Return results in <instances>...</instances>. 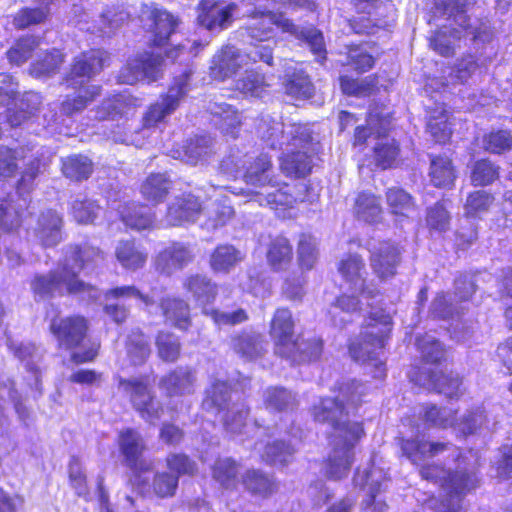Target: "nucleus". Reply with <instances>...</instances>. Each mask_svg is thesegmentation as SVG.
<instances>
[{"mask_svg": "<svg viewBox=\"0 0 512 512\" xmlns=\"http://www.w3.org/2000/svg\"><path fill=\"white\" fill-rule=\"evenodd\" d=\"M364 391L365 387L353 380L342 384L337 396L322 398L312 408L315 421L326 423L334 429L332 450L326 464V475L331 479L338 480L348 475L354 459L353 449L364 434L360 423L348 421L345 406V402L352 405L359 403Z\"/></svg>", "mask_w": 512, "mask_h": 512, "instance_id": "nucleus-1", "label": "nucleus"}, {"mask_svg": "<svg viewBox=\"0 0 512 512\" xmlns=\"http://www.w3.org/2000/svg\"><path fill=\"white\" fill-rule=\"evenodd\" d=\"M104 261V255L96 247L85 245L71 247L66 252L61 267L46 276H36L32 289L40 296H48L64 292L79 295L82 299L96 300L100 293L97 288L79 280L77 274L82 269L93 268Z\"/></svg>", "mask_w": 512, "mask_h": 512, "instance_id": "nucleus-2", "label": "nucleus"}, {"mask_svg": "<svg viewBox=\"0 0 512 512\" xmlns=\"http://www.w3.org/2000/svg\"><path fill=\"white\" fill-rule=\"evenodd\" d=\"M262 138L272 148L286 146L287 152L281 158L282 172L289 177H305L310 173L312 164L310 152L311 136L301 125H290L284 129L281 122L273 124L262 132Z\"/></svg>", "mask_w": 512, "mask_h": 512, "instance_id": "nucleus-3", "label": "nucleus"}, {"mask_svg": "<svg viewBox=\"0 0 512 512\" xmlns=\"http://www.w3.org/2000/svg\"><path fill=\"white\" fill-rule=\"evenodd\" d=\"M274 26H277L283 32L290 33L296 38L304 39L315 55L319 56L322 60L325 59L326 49L322 33L313 28L300 29L282 14L271 11H255L244 30L251 39L266 41L272 37Z\"/></svg>", "mask_w": 512, "mask_h": 512, "instance_id": "nucleus-4", "label": "nucleus"}, {"mask_svg": "<svg viewBox=\"0 0 512 512\" xmlns=\"http://www.w3.org/2000/svg\"><path fill=\"white\" fill-rule=\"evenodd\" d=\"M391 331V318L386 315L380 324L370 323L366 330L361 334V339L353 342L349 347V352L355 361L368 363L374 367L373 375L375 378L385 376L384 363L380 359L383 352L384 342Z\"/></svg>", "mask_w": 512, "mask_h": 512, "instance_id": "nucleus-5", "label": "nucleus"}, {"mask_svg": "<svg viewBox=\"0 0 512 512\" xmlns=\"http://www.w3.org/2000/svg\"><path fill=\"white\" fill-rule=\"evenodd\" d=\"M423 479L440 483L447 499L443 502L444 512H458L460 497L476 487L475 475L462 471L447 473L437 465L423 466L420 470Z\"/></svg>", "mask_w": 512, "mask_h": 512, "instance_id": "nucleus-6", "label": "nucleus"}, {"mask_svg": "<svg viewBox=\"0 0 512 512\" xmlns=\"http://www.w3.org/2000/svg\"><path fill=\"white\" fill-rule=\"evenodd\" d=\"M39 172V163L26 171L14 194L0 191V230L11 232L18 229L22 222V211L27 207V198L23 193L30 189V184Z\"/></svg>", "mask_w": 512, "mask_h": 512, "instance_id": "nucleus-7", "label": "nucleus"}, {"mask_svg": "<svg viewBox=\"0 0 512 512\" xmlns=\"http://www.w3.org/2000/svg\"><path fill=\"white\" fill-rule=\"evenodd\" d=\"M118 387L129 397L133 408L145 421L154 423L161 418L164 408L147 381L140 378H120Z\"/></svg>", "mask_w": 512, "mask_h": 512, "instance_id": "nucleus-8", "label": "nucleus"}, {"mask_svg": "<svg viewBox=\"0 0 512 512\" xmlns=\"http://www.w3.org/2000/svg\"><path fill=\"white\" fill-rule=\"evenodd\" d=\"M189 76L190 72H185L175 79V83L169 88L168 92L148 107L142 120L144 127H155L174 113L187 92Z\"/></svg>", "mask_w": 512, "mask_h": 512, "instance_id": "nucleus-9", "label": "nucleus"}, {"mask_svg": "<svg viewBox=\"0 0 512 512\" xmlns=\"http://www.w3.org/2000/svg\"><path fill=\"white\" fill-rule=\"evenodd\" d=\"M118 444L125 464L131 470L141 473L152 469V462L143 457L147 445L138 431L130 428L121 431Z\"/></svg>", "mask_w": 512, "mask_h": 512, "instance_id": "nucleus-10", "label": "nucleus"}, {"mask_svg": "<svg viewBox=\"0 0 512 512\" xmlns=\"http://www.w3.org/2000/svg\"><path fill=\"white\" fill-rule=\"evenodd\" d=\"M294 326L295 322L290 310L278 308L275 311L270 324V335L274 341L277 355H294L297 345L293 338Z\"/></svg>", "mask_w": 512, "mask_h": 512, "instance_id": "nucleus-11", "label": "nucleus"}, {"mask_svg": "<svg viewBox=\"0 0 512 512\" xmlns=\"http://www.w3.org/2000/svg\"><path fill=\"white\" fill-rule=\"evenodd\" d=\"M108 55L102 50H91L82 53L74 60L72 68L66 77L68 86L77 87L83 86L96 74H98L104 67Z\"/></svg>", "mask_w": 512, "mask_h": 512, "instance_id": "nucleus-12", "label": "nucleus"}, {"mask_svg": "<svg viewBox=\"0 0 512 512\" xmlns=\"http://www.w3.org/2000/svg\"><path fill=\"white\" fill-rule=\"evenodd\" d=\"M162 58L144 53L130 60L118 75L119 82L132 85L140 80L155 81L161 72Z\"/></svg>", "mask_w": 512, "mask_h": 512, "instance_id": "nucleus-13", "label": "nucleus"}, {"mask_svg": "<svg viewBox=\"0 0 512 512\" xmlns=\"http://www.w3.org/2000/svg\"><path fill=\"white\" fill-rule=\"evenodd\" d=\"M249 63L250 54L235 46L226 45L213 56L210 75L216 80L224 81Z\"/></svg>", "mask_w": 512, "mask_h": 512, "instance_id": "nucleus-14", "label": "nucleus"}, {"mask_svg": "<svg viewBox=\"0 0 512 512\" xmlns=\"http://www.w3.org/2000/svg\"><path fill=\"white\" fill-rule=\"evenodd\" d=\"M338 270L349 289L354 293H359L366 298H373L378 293L372 284H366L365 263L358 255H349L339 262Z\"/></svg>", "mask_w": 512, "mask_h": 512, "instance_id": "nucleus-15", "label": "nucleus"}, {"mask_svg": "<svg viewBox=\"0 0 512 512\" xmlns=\"http://www.w3.org/2000/svg\"><path fill=\"white\" fill-rule=\"evenodd\" d=\"M237 9L234 3L223 4L217 0H202L198 7V23L208 30L228 28Z\"/></svg>", "mask_w": 512, "mask_h": 512, "instance_id": "nucleus-16", "label": "nucleus"}, {"mask_svg": "<svg viewBox=\"0 0 512 512\" xmlns=\"http://www.w3.org/2000/svg\"><path fill=\"white\" fill-rule=\"evenodd\" d=\"M50 330L58 340L59 345L69 349L79 345L84 339L87 324L86 320L80 316L53 319Z\"/></svg>", "mask_w": 512, "mask_h": 512, "instance_id": "nucleus-17", "label": "nucleus"}, {"mask_svg": "<svg viewBox=\"0 0 512 512\" xmlns=\"http://www.w3.org/2000/svg\"><path fill=\"white\" fill-rule=\"evenodd\" d=\"M400 250L391 242L383 241L374 245L371 249V267L381 280H385L396 274V268L400 263Z\"/></svg>", "mask_w": 512, "mask_h": 512, "instance_id": "nucleus-18", "label": "nucleus"}, {"mask_svg": "<svg viewBox=\"0 0 512 512\" xmlns=\"http://www.w3.org/2000/svg\"><path fill=\"white\" fill-rule=\"evenodd\" d=\"M195 382L196 377L191 369L178 367L163 376L158 386L167 398H174L192 394Z\"/></svg>", "mask_w": 512, "mask_h": 512, "instance_id": "nucleus-19", "label": "nucleus"}, {"mask_svg": "<svg viewBox=\"0 0 512 512\" xmlns=\"http://www.w3.org/2000/svg\"><path fill=\"white\" fill-rule=\"evenodd\" d=\"M202 206L195 196L191 194L176 197L168 206L165 222L168 226H181L185 223L194 222Z\"/></svg>", "mask_w": 512, "mask_h": 512, "instance_id": "nucleus-20", "label": "nucleus"}, {"mask_svg": "<svg viewBox=\"0 0 512 512\" xmlns=\"http://www.w3.org/2000/svg\"><path fill=\"white\" fill-rule=\"evenodd\" d=\"M193 258L194 254L188 246L175 242L157 255L155 266L161 273L170 275L174 271L183 269L192 262Z\"/></svg>", "mask_w": 512, "mask_h": 512, "instance_id": "nucleus-21", "label": "nucleus"}, {"mask_svg": "<svg viewBox=\"0 0 512 512\" xmlns=\"http://www.w3.org/2000/svg\"><path fill=\"white\" fill-rule=\"evenodd\" d=\"M62 217L54 210L42 212L38 218L34 233L42 246L52 247L61 241Z\"/></svg>", "mask_w": 512, "mask_h": 512, "instance_id": "nucleus-22", "label": "nucleus"}, {"mask_svg": "<svg viewBox=\"0 0 512 512\" xmlns=\"http://www.w3.org/2000/svg\"><path fill=\"white\" fill-rule=\"evenodd\" d=\"M272 162L270 157L265 154L257 157L244 173L243 179L247 185L255 188H276L278 182L274 179Z\"/></svg>", "mask_w": 512, "mask_h": 512, "instance_id": "nucleus-23", "label": "nucleus"}, {"mask_svg": "<svg viewBox=\"0 0 512 512\" xmlns=\"http://www.w3.org/2000/svg\"><path fill=\"white\" fill-rule=\"evenodd\" d=\"M444 442H429L419 439L404 440L401 449L414 464H420L427 458L435 457L448 449Z\"/></svg>", "mask_w": 512, "mask_h": 512, "instance_id": "nucleus-24", "label": "nucleus"}, {"mask_svg": "<svg viewBox=\"0 0 512 512\" xmlns=\"http://www.w3.org/2000/svg\"><path fill=\"white\" fill-rule=\"evenodd\" d=\"M215 125L226 135L235 138L242 124L240 113L226 103H214L211 108Z\"/></svg>", "mask_w": 512, "mask_h": 512, "instance_id": "nucleus-25", "label": "nucleus"}, {"mask_svg": "<svg viewBox=\"0 0 512 512\" xmlns=\"http://www.w3.org/2000/svg\"><path fill=\"white\" fill-rule=\"evenodd\" d=\"M240 465L231 458H220L212 467L213 479L226 490H236L240 481Z\"/></svg>", "mask_w": 512, "mask_h": 512, "instance_id": "nucleus-26", "label": "nucleus"}, {"mask_svg": "<svg viewBox=\"0 0 512 512\" xmlns=\"http://www.w3.org/2000/svg\"><path fill=\"white\" fill-rule=\"evenodd\" d=\"M241 484L246 491L260 497H267L276 489L274 480L256 469H249L242 474Z\"/></svg>", "mask_w": 512, "mask_h": 512, "instance_id": "nucleus-27", "label": "nucleus"}, {"mask_svg": "<svg viewBox=\"0 0 512 512\" xmlns=\"http://www.w3.org/2000/svg\"><path fill=\"white\" fill-rule=\"evenodd\" d=\"M161 307L166 322L172 326L182 330H186L190 326V309L184 300L167 298L162 301Z\"/></svg>", "mask_w": 512, "mask_h": 512, "instance_id": "nucleus-28", "label": "nucleus"}, {"mask_svg": "<svg viewBox=\"0 0 512 512\" xmlns=\"http://www.w3.org/2000/svg\"><path fill=\"white\" fill-rule=\"evenodd\" d=\"M184 287L200 304L212 302L217 295V285L207 276L201 274L187 277L184 282Z\"/></svg>", "mask_w": 512, "mask_h": 512, "instance_id": "nucleus-29", "label": "nucleus"}, {"mask_svg": "<svg viewBox=\"0 0 512 512\" xmlns=\"http://www.w3.org/2000/svg\"><path fill=\"white\" fill-rule=\"evenodd\" d=\"M449 26H443L430 40V45L437 53L442 56H450L454 51L455 41L463 37L462 28L458 29L452 19Z\"/></svg>", "mask_w": 512, "mask_h": 512, "instance_id": "nucleus-30", "label": "nucleus"}, {"mask_svg": "<svg viewBox=\"0 0 512 512\" xmlns=\"http://www.w3.org/2000/svg\"><path fill=\"white\" fill-rule=\"evenodd\" d=\"M115 255L119 263L129 270L142 268L148 258V253L137 247L132 241L119 242Z\"/></svg>", "mask_w": 512, "mask_h": 512, "instance_id": "nucleus-31", "label": "nucleus"}, {"mask_svg": "<svg viewBox=\"0 0 512 512\" xmlns=\"http://www.w3.org/2000/svg\"><path fill=\"white\" fill-rule=\"evenodd\" d=\"M242 260V253L234 246L219 245L210 256V266L215 272L228 273Z\"/></svg>", "mask_w": 512, "mask_h": 512, "instance_id": "nucleus-32", "label": "nucleus"}, {"mask_svg": "<svg viewBox=\"0 0 512 512\" xmlns=\"http://www.w3.org/2000/svg\"><path fill=\"white\" fill-rule=\"evenodd\" d=\"M122 221L131 229L140 231L153 226L154 217L144 205L128 204L120 211Z\"/></svg>", "mask_w": 512, "mask_h": 512, "instance_id": "nucleus-33", "label": "nucleus"}, {"mask_svg": "<svg viewBox=\"0 0 512 512\" xmlns=\"http://www.w3.org/2000/svg\"><path fill=\"white\" fill-rule=\"evenodd\" d=\"M171 189V181L165 174H151L141 187L143 197L152 203L162 202Z\"/></svg>", "mask_w": 512, "mask_h": 512, "instance_id": "nucleus-34", "label": "nucleus"}, {"mask_svg": "<svg viewBox=\"0 0 512 512\" xmlns=\"http://www.w3.org/2000/svg\"><path fill=\"white\" fill-rule=\"evenodd\" d=\"M151 17L154 22L153 42L156 46H162L178 25V20L166 10L161 9L153 10Z\"/></svg>", "mask_w": 512, "mask_h": 512, "instance_id": "nucleus-35", "label": "nucleus"}, {"mask_svg": "<svg viewBox=\"0 0 512 512\" xmlns=\"http://www.w3.org/2000/svg\"><path fill=\"white\" fill-rule=\"evenodd\" d=\"M127 355L135 365L143 364L151 353L148 337L139 329L132 330L126 343Z\"/></svg>", "mask_w": 512, "mask_h": 512, "instance_id": "nucleus-36", "label": "nucleus"}, {"mask_svg": "<svg viewBox=\"0 0 512 512\" xmlns=\"http://www.w3.org/2000/svg\"><path fill=\"white\" fill-rule=\"evenodd\" d=\"M206 221L203 226L215 230L226 225L234 216L233 207L226 201H215L205 208Z\"/></svg>", "mask_w": 512, "mask_h": 512, "instance_id": "nucleus-37", "label": "nucleus"}, {"mask_svg": "<svg viewBox=\"0 0 512 512\" xmlns=\"http://www.w3.org/2000/svg\"><path fill=\"white\" fill-rule=\"evenodd\" d=\"M100 94L98 86H87L79 91L76 96H67L61 103V111L64 115L71 116L83 111Z\"/></svg>", "mask_w": 512, "mask_h": 512, "instance_id": "nucleus-38", "label": "nucleus"}, {"mask_svg": "<svg viewBox=\"0 0 512 512\" xmlns=\"http://www.w3.org/2000/svg\"><path fill=\"white\" fill-rule=\"evenodd\" d=\"M354 211L359 219L373 223L380 218L382 208L375 195L363 192L356 198Z\"/></svg>", "mask_w": 512, "mask_h": 512, "instance_id": "nucleus-39", "label": "nucleus"}, {"mask_svg": "<svg viewBox=\"0 0 512 512\" xmlns=\"http://www.w3.org/2000/svg\"><path fill=\"white\" fill-rule=\"evenodd\" d=\"M427 129L436 142L445 143L451 136L449 117L444 107H437L431 112Z\"/></svg>", "mask_w": 512, "mask_h": 512, "instance_id": "nucleus-40", "label": "nucleus"}, {"mask_svg": "<svg viewBox=\"0 0 512 512\" xmlns=\"http://www.w3.org/2000/svg\"><path fill=\"white\" fill-rule=\"evenodd\" d=\"M93 165L91 160L83 155H72L62 162L63 174L75 181L87 179L92 173Z\"/></svg>", "mask_w": 512, "mask_h": 512, "instance_id": "nucleus-41", "label": "nucleus"}, {"mask_svg": "<svg viewBox=\"0 0 512 512\" xmlns=\"http://www.w3.org/2000/svg\"><path fill=\"white\" fill-rule=\"evenodd\" d=\"M230 399V387L226 382L216 381L206 391L203 408L211 412H220L225 409Z\"/></svg>", "mask_w": 512, "mask_h": 512, "instance_id": "nucleus-42", "label": "nucleus"}, {"mask_svg": "<svg viewBox=\"0 0 512 512\" xmlns=\"http://www.w3.org/2000/svg\"><path fill=\"white\" fill-rule=\"evenodd\" d=\"M430 177L437 187H446L453 183L455 172L448 157H434L431 159Z\"/></svg>", "mask_w": 512, "mask_h": 512, "instance_id": "nucleus-43", "label": "nucleus"}, {"mask_svg": "<svg viewBox=\"0 0 512 512\" xmlns=\"http://www.w3.org/2000/svg\"><path fill=\"white\" fill-rule=\"evenodd\" d=\"M233 348L242 357L255 359L262 355L264 343L259 334H242L233 340Z\"/></svg>", "mask_w": 512, "mask_h": 512, "instance_id": "nucleus-44", "label": "nucleus"}, {"mask_svg": "<svg viewBox=\"0 0 512 512\" xmlns=\"http://www.w3.org/2000/svg\"><path fill=\"white\" fill-rule=\"evenodd\" d=\"M377 83L378 81L375 76H367L363 79H351L347 76L340 78L343 93L357 97H366L373 94Z\"/></svg>", "mask_w": 512, "mask_h": 512, "instance_id": "nucleus-45", "label": "nucleus"}, {"mask_svg": "<svg viewBox=\"0 0 512 512\" xmlns=\"http://www.w3.org/2000/svg\"><path fill=\"white\" fill-rule=\"evenodd\" d=\"M38 46V40L34 36L19 38L14 45L6 52L10 64L20 66L32 56Z\"/></svg>", "mask_w": 512, "mask_h": 512, "instance_id": "nucleus-46", "label": "nucleus"}, {"mask_svg": "<svg viewBox=\"0 0 512 512\" xmlns=\"http://www.w3.org/2000/svg\"><path fill=\"white\" fill-rule=\"evenodd\" d=\"M294 355L283 356L292 362H302L319 358L322 353L323 344L321 339L313 337L311 339L297 338Z\"/></svg>", "mask_w": 512, "mask_h": 512, "instance_id": "nucleus-47", "label": "nucleus"}, {"mask_svg": "<svg viewBox=\"0 0 512 512\" xmlns=\"http://www.w3.org/2000/svg\"><path fill=\"white\" fill-rule=\"evenodd\" d=\"M155 345L157 348L158 356L165 362H175L181 350L179 339L172 333L159 332Z\"/></svg>", "mask_w": 512, "mask_h": 512, "instance_id": "nucleus-48", "label": "nucleus"}, {"mask_svg": "<svg viewBox=\"0 0 512 512\" xmlns=\"http://www.w3.org/2000/svg\"><path fill=\"white\" fill-rule=\"evenodd\" d=\"M387 204L395 215L408 217L414 210L412 197L401 188H390L386 192Z\"/></svg>", "mask_w": 512, "mask_h": 512, "instance_id": "nucleus-49", "label": "nucleus"}, {"mask_svg": "<svg viewBox=\"0 0 512 512\" xmlns=\"http://www.w3.org/2000/svg\"><path fill=\"white\" fill-rule=\"evenodd\" d=\"M8 346L14 355L24 363L28 371H38L37 364L42 358L39 348L32 343L16 344L13 341H9Z\"/></svg>", "mask_w": 512, "mask_h": 512, "instance_id": "nucleus-50", "label": "nucleus"}, {"mask_svg": "<svg viewBox=\"0 0 512 512\" xmlns=\"http://www.w3.org/2000/svg\"><path fill=\"white\" fill-rule=\"evenodd\" d=\"M63 63V55L58 50L46 53L30 67V74L34 77H48L55 74Z\"/></svg>", "mask_w": 512, "mask_h": 512, "instance_id": "nucleus-51", "label": "nucleus"}, {"mask_svg": "<svg viewBox=\"0 0 512 512\" xmlns=\"http://www.w3.org/2000/svg\"><path fill=\"white\" fill-rule=\"evenodd\" d=\"M267 258L274 269H282L292 258V247L289 241L283 237L276 238L270 245Z\"/></svg>", "mask_w": 512, "mask_h": 512, "instance_id": "nucleus-52", "label": "nucleus"}, {"mask_svg": "<svg viewBox=\"0 0 512 512\" xmlns=\"http://www.w3.org/2000/svg\"><path fill=\"white\" fill-rule=\"evenodd\" d=\"M211 151V139L206 136L191 139L184 146L182 160L195 165Z\"/></svg>", "mask_w": 512, "mask_h": 512, "instance_id": "nucleus-53", "label": "nucleus"}, {"mask_svg": "<svg viewBox=\"0 0 512 512\" xmlns=\"http://www.w3.org/2000/svg\"><path fill=\"white\" fill-rule=\"evenodd\" d=\"M296 404L295 396L283 388L273 387L265 393V405L267 409L284 411L292 409Z\"/></svg>", "mask_w": 512, "mask_h": 512, "instance_id": "nucleus-54", "label": "nucleus"}, {"mask_svg": "<svg viewBox=\"0 0 512 512\" xmlns=\"http://www.w3.org/2000/svg\"><path fill=\"white\" fill-rule=\"evenodd\" d=\"M130 17V13L124 9L122 6H113L107 8L100 15V27L99 29L108 34L113 30L121 27Z\"/></svg>", "mask_w": 512, "mask_h": 512, "instance_id": "nucleus-55", "label": "nucleus"}, {"mask_svg": "<svg viewBox=\"0 0 512 512\" xmlns=\"http://www.w3.org/2000/svg\"><path fill=\"white\" fill-rule=\"evenodd\" d=\"M359 309V300L353 295H342L337 298L336 302L331 306L329 314L335 325H342L347 322L346 317L341 316V313L351 314Z\"/></svg>", "mask_w": 512, "mask_h": 512, "instance_id": "nucleus-56", "label": "nucleus"}, {"mask_svg": "<svg viewBox=\"0 0 512 512\" xmlns=\"http://www.w3.org/2000/svg\"><path fill=\"white\" fill-rule=\"evenodd\" d=\"M48 15L49 10L46 6L37 8L27 7L16 13L13 23L18 29H25L31 25H37L45 22Z\"/></svg>", "mask_w": 512, "mask_h": 512, "instance_id": "nucleus-57", "label": "nucleus"}, {"mask_svg": "<svg viewBox=\"0 0 512 512\" xmlns=\"http://www.w3.org/2000/svg\"><path fill=\"white\" fill-rule=\"evenodd\" d=\"M267 86L262 74L249 71L236 81V89L245 95L259 97Z\"/></svg>", "mask_w": 512, "mask_h": 512, "instance_id": "nucleus-58", "label": "nucleus"}, {"mask_svg": "<svg viewBox=\"0 0 512 512\" xmlns=\"http://www.w3.org/2000/svg\"><path fill=\"white\" fill-rule=\"evenodd\" d=\"M389 123L390 122L386 116L381 117L379 114L371 112L368 118V127L358 126L356 128L354 144H363L372 131L379 135L384 133L388 129Z\"/></svg>", "mask_w": 512, "mask_h": 512, "instance_id": "nucleus-59", "label": "nucleus"}, {"mask_svg": "<svg viewBox=\"0 0 512 512\" xmlns=\"http://www.w3.org/2000/svg\"><path fill=\"white\" fill-rule=\"evenodd\" d=\"M248 415L249 409L243 403H234L223 418L225 428L232 433H240L246 425Z\"/></svg>", "mask_w": 512, "mask_h": 512, "instance_id": "nucleus-60", "label": "nucleus"}, {"mask_svg": "<svg viewBox=\"0 0 512 512\" xmlns=\"http://www.w3.org/2000/svg\"><path fill=\"white\" fill-rule=\"evenodd\" d=\"M498 176V167L488 160L477 161L472 167L471 181L475 186L488 185L496 180Z\"/></svg>", "mask_w": 512, "mask_h": 512, "instance_id": "nucleus-61", "label": "nucleus"}, {"mask_svg": "<svg viewBox=\"0 0 512 512\" xmlns=\"http://www.w3.org/2000/svg\"><path fill=\"white\" fill-rule=\"evenodd\" d=\"M494 201V197L486 191H475L467 197L465 203V214L467 216H477L487 212Z\"/></svg>", "mask_w": 512, "mask_h": 512, "instance_id": "nucleus-62", "label": "nucleus"}, {"mask_svg": "<svg viewBox=\"0 0 512 512\" xmlns=\"http://www.w3.org/2000/svg\"><path fill=\"white\" fill-rule=\"evenodd\" d=\"M416 345L423 359L427 362L435 363L444 357L442 345L432 335L426 334L418 337Z\"/></svg>", "mask_w": 512, "mask_h": 512, "instance_id": "nucleus-63", "label": "nucleus"}, {"mask_svg": "<svg viewBox=\"0 0 512 512\" xmlns=\"http://www.w3.org/2000/svg\"><path fill=\"white\" fill-rule=\"evenodd\" d=\"M286 92L297 98H310L313 95V85L308 76L303 73L293 74L285 84Z\"/></svg>", "mask_w": 512, "mask_h": 512, "instance_id": "nucleus-64", "label": "nucleus"}]
</instances>
